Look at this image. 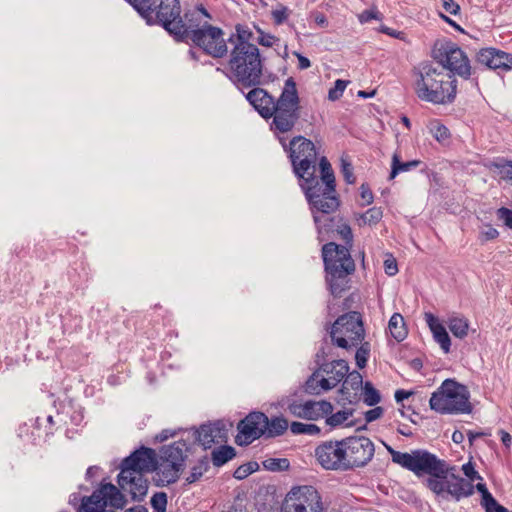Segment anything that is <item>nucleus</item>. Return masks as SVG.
I'll return each instance as SVG.
<instances>
[{
  "label": "nucleus",
  "instance_id": "1",
  "mask_svg": "<svg viewBox=\"0 0 512 512\" xmlns=\"http://www.w3.org/2000/svg\"><path fill=\"white\" fill-rule=\"evenodd\" d=\"M387 450L394 463L417 476L429 475L426 485L432 492L439 495L447 491V480H444L448 478L451 471L456 470L455 467L427 450L416 449L407 453L396 451L390 446H387Z\"/></svg>",
  "mask_w": 512,
  "mask_h": 512
},
{
  "label": "nucleus",
  "instance_id": "2",
  "mask_svg": "<svg viewBox=\"0 0 512 512\" xmlns=\"http://www.w3.org/2000/svg\"><path fill=\"white\" fill-rule=\"evenodd\" d=\"M417 97L433 104L451 103L456 96V80L440 65L423 62L413 69Z\"/></svg>",
  "mask_w": 512,
  "mask_h": 512
},
{
  "label": "nucleus",
  "instance_id": "3",
  "mask_svg": "<svg viewBox=\"0 0 512 512\" xmlns=\"http://www.w3.org/2000/svg\"><path fill=\"white\" fill-rule=\"evenodd\" d=\"M321 182L316 178L314 169L301 178V187L311 205V210L321 211L323 214H330L336 211L340 205L335 188V176L331 164L326 157L320 159Z\"/></svg>",
  "mask_w": 512,
  "mask_h": 512
},
{
  "label": "nucleus",
  "instance_id": "4",
  "mask_svg": "<svg viewBox=\"0 0 512 512\" xmlns=\"http://www.w3.org/2000/svg\"><path fill=\"white\" fill-rule=\"evenodd\" d=\"M230 79L242 88L261 84L262 60L259 49L254 44L235 45L229 60Z\"/></svg>",
  "mask_w": 512,
  "mask_h": 512
},
{
  "label": "nucleus",
  "instance_id": "5",
  "mask_svg": "<svg viewBox=\"0 0 512 512\" xmlns=\"http://www.w3.org/2000/svg\"><path fill=\"white\" fill-rule=\"evenodd\" d=\"M151 453V448L142 447L134 451L121 463L118 485L121 490L129 493L133 500H142L147 494L148 481L143 473L151 470Z\"/></svg>",
  "mask_w": 512,
  "mask_h": 512
},
{
  "label": "nucleus",
  "instance_id": "6",
  "mask_svg": "<svg viewBox=\"0 0 512 512\" xmlns=\"http://www.w3.org/2000/svg\"><path fill=\"white\" fill-rule=\"evenodd\" d=\"M129 3L144 17L151 22L155 12V19L166 31L177 39H182L189 33L188 24L181 18V6L179 0H128Z\"/></svg>",
  "mask_w": 512,
  "mask_h": 512
},
{
  "label": "nucleus",
  "instance_id": "7",
  "mask_svg": "<svg viewBox=\"0 0 512 512\" xmlns=\"http://www.w3.org/2000/svg\"><path fill=\"white\" fill-rule=\"evenodd\" d=\"M322 257L331 293L340 296L346 289L347 277L355 271L349 247L328 242L322 247Z\"/></svg>",
  "mask_w": 512,
  "mask_h": 512
},
{
  "label": "nucleus",
  "instance_id": "8",
  "mask_svg": "<svg viewBox=\"0 0 512 512\" xmlns=\"http://www.w3.org/2000/svg\"><path fill=\"white\" fill-rule=\"evenodd\" d=\"M188 446L185 441L178 440L171 445L164 446L157 457L152 449L151 471L154 472L153 481L156 486L163 487L175 483L184 468Z\"/></svg>",
  "mask_w": 512,
  "mask_h": 512
},
{
  "label": "nucleus",
  "instance_id": "9",
  "mask_svg": "<svg viewBox=\"0 0 512 512\" xmlns=\"http://www.w3.org/2000/svg\"><path fill=\"white\" fill-rule=\"evenodd\" d=\"M270 129L275 135L291 132L300 119V98L292 77L285 81L284 88L270 111Z\"/></svg>",
  "mask_w": 512,
  "mask_h": 512
},
{
  "label": "nucleus",
  "instance_id": "10",
  "mask_svg": "<svg viewBox=\"0 0 512 512\" xmlns=\"http://www.w3.org/2000/svg\"><path fill=\"white\" fill-rule=\"evenodd\" d=\"M470 394L466 386L446 379L430 398L432 410L442 414H465L472 411Z\"/></svg>",
  "mask_w": 512,
  "mask_h": 512
},
{
  "label": "nucleus",
  "instance_id": "11",
  "mask_svg": "<svg viewBox=\"0 0 512 512\" xmlns=\"http://www.w3.org/2000/svg\"><path fill=\"white\" fill-rule=\"evenodd\" d=\"M330 337L333 344L346 350L358 346L365 337L361 314L352 311L339 316L331 327Z\"/></svg>",
  "mask_w": 512,
  "mask_h": 512
},
{
  "label": "nucleus",
  "instance_id": "12",
  "mask_svg": "<svg viewBox=\"0 0 512 512\" xmlns=\"http://www.w3.org/2000/svg\"><path fill=\"white\" fill-rule=\"evenodd\" d=\"M437 65L444 67L453 74L468 79L471 75V66L468 57L461 48L451 41H437L432 50Z\"/></svg>",
  "mask_w": 512,
  "mask_h": 512
},
{
  "label": "nucleus",
  "instance_id": "13",
  "mask_svg": "<svg viewBox=\"0 0 512 512\" xmlns=\"http://www.w3.org/2000/svg\"><path fill=\"white\" fill-rule=\"evenodd\" d=\"M189 33L183 36V39H191V41L202 48L207 54L214 58H221L227 54V45L223 38V31L215 26L205 22L200 24H188Z\"/></svg>",
  "mask_w": 512,
  "mask_h": 512
},
{
  "label": "nucleus",
  "instance_id": "14",
  "mask_svg": "<svg viewBox=\"0 0 512 512\" xmlns=\"http://www.w3.org/2000/svg\"><path fill=\"white\" fill-rule=\"evenodd\" d=\"M289 151L294 173L299 179L304 178L309 170L314 169L316 163L314 143L303 136H296L289 142Z\"/></svg>",
  "mask_w": 512,
  "mask_h": 512
},
{
  "label": "nucleus",
  "instance_id": "15",
  "mask_svg": "<svg viewBox=\"0 0 512 512\" xmlns=\"http://www.w3.org/2000/svg\"><path fill=\"white\" fill-rule=\"evenodd\" d=\"M286 512H322L321 496L313 486L293 487L284 499Z\"/></svg>",
  "mask_w": 512,
  "mask_h": 512
},
{
  "label": "nucleus",
  "instance_id": "16",
  "mask_svg": "<svg viewBox=\"0 0 512 512\" xmlns=\"http://www.w3.org/2000/svg\"><path fill=\"white\" fill-rule=\"evenodd\" d=\"M345 457L349 470L367 465L374 456L373 442L364 436H352L343 439Z\"/></svg>",
  "mask_w": 512,
  "mask_h": 512
},
{
  "label": "nucleus",
  "instance_id": "17",
  "mask_svg": "<svg viewBox=\"0 0 512 512\" xmlns=\"http://www.w3.org/2000/svg\"><path fill=\"white\" fill-rule=\"evenodd\" d=\"M318 463L326 470L347 471L343 439L340 441H325L315 449Z\"/></svg>",
  "mask_w": 512,
  "mask_h": 512
},
{
  "label": "nucleus",
  "instance_id": "18",
  "mask_svg": "<svg viewBox=\"0 0 512 512\" xmlns=\"http://www.w3.org/2000/svg\"><path fill=\"white\" fill-rule=\"evenodd\" d=\"M268 425V417L262 412H252L241 420L237 429L236 443L240 446L249 445L261 436L265 437V428Z\"/></svg>",
  "mask_w": 512,
  "mask_h": 512
},
{
  "label": "nucleus",
  "instance_id": "19",
  "mask_svg": "<svg viewBox=\"0 0 512 512\" xmlns=\"http://www.w3.org/2000/svg\"><path fill=\"white\" fill-rule=\"evenodd\" d=\"M287 411L294 417L309 421L318 420L333 412V405L326 400H309L304 403L288 401Z\"/></svg>",
  "mask_w": 512,
  "mask_h": 512
},
{
  "label": "nucleus",
  "instance_id": "20",
  "mask_svg": "<svg viewBox=\"0 0 512 512\" xmlns=\"http://www.w3.org/2000/svg\"><path fill=\"white\" fill-rule=\"evenodd\" d=\"M196 433L197 440L204 449L211 448L214 444L224 443L228 438L226 425L221 421L201 425Z\"/></svg>",
  "mask_w": 512,
  "mask_h": 512
},
{
  "label": "nucleus",
  "instance_id": "21",
  "mask_svg": "<svg viewBox=\"0 0 512 512\" xmlns=\"http://www.w3.org/2000/svg\"><path fill=\"white\" fill-rule=\"evenodd\" d=\"M246 99L264 119L270 118L276 100L266 90L255 87L246 94Z\"/></svg>",
  "mask_w": 512,
  "mask_h": 512
},
{
  "label": "nucleus",
  "instance_id": "22",
  "mask_svg": "<svg viewBox=\"0 0 512 512\" xmlns=\"http://www.w3.org/2000/svg\"><path fill=\"white\" fill-rule=\"evenodd\" d=\"M94 498H99L101 502H105L106 506L122 509L126 503L121 491L113 484H102L101 487L94 491Z\"/></svg>",
  "mask_w": 512,
  "mask_h": 512
},
{
  "label": "nucleus",
  "instance_id": "23",
  "mask_svg": "<svg viewBox=\"0 0 512 512\" xmlns=\"http://www.w3.org/2000/svg\"><path fill=\"white\" fill-rule=\"evenodd\" d=\"M317 370H321V373L329 377L331 381H334L335 386H337L348 374L349 365L345 360L340 359L321 363Z\"/></svg>",
  "mask_w": 512,
  "mask_h": 512
},
{
  "label": "nucleus",
  "instance_id": "24",
  "mask_svg": "<svg viewBox=\"0 0 512 512\" xmlns=\"http://www.w3.org/2000/svg\"><path fill=\"white\" fill-rule=\"evenodd\" d=\"M321 370H315L305 382V391L310 395H320L322 392L335 388V382L324 377Z\"/></svg>",
  "mask_w": 512,
  "mask_h": 512
},
{
  "label": "nucleus",
  "instance_id": "25",
  "mask_svg": "<svg viewBox=\"0 0 512 512\" xmlns=\"http://www.w3.org/2000/svg\"><path fill=\"white\" fill-rule=\"evenodd\" d=\"M448 476L451 479L447 480V492L455 499L459 500L474 493V485L470 481L456 476L454 471H451Z\"/></svg>",
  "mask_w": 512,
  "mask_h": 512
},
{
  "label": "nucleus",
  "instance_id": "26",
  "mask_svg": "<svg viewBox=\"0 0 512 512\" xmlns=\"http://www.w3.org/2000/svg\"><path fill=\"white\" fill-rule=\"evenodd\" d=\"M425 319L436 342L439 343L445 353H448L450 351L451 340L445 327L440 324L438 319L431 313H426Z\"/></svg>",
  "mask_w": 512,
  "mask_h": 512
},
{
  "label": "nucleus",
  "instance_id": "27",
  "mask_svg": "<svg viewBox=\"0 0 512 512\" xmlns=\"http://www.w3.org/2000/svg\"><path fill=\"white\" fill-rule=\"evenodd\" d=\"M345 380L342 384V387L340 389V393L345 396V399H347L350 403L353 401L351 400V390H359L362 387L363 381L362 376L358 371L348 372V374L345 376Z\"/></svg>",
  "mask_w": 512,
  "mask_h": 512
},
{
  "label": "nucleus",
  "instance_id": "28",
  "mask_svg": "<svg viewBox=\"0 0 512 512\" xmlns=\"http://www.w3.org/2000/svg\"><path fill=\"white\" fill-rule=\"evenodd\" d=\"M388 329L391 336L398 342L405 339L407 336V330L405 327L404 318L399 313H394L388 323Z\"/></svg>",
  "mask_w": 512,
  "mask_h": 512
},
{
  "label": "nucleus",
  "instance_id": "29",
  "mask_svg": "<svg viewBox=\"0 0 512 512\" xmlns=\"http://www.w3.org/2000/svg\"><path fill=\"white\" fill-rule=\"evenodd\" d=\"M313 212V219H314V222H315V225L317 227V231H318V237L320 239V241H323L325 238H324V235L325 234H328L330 232H333L334 230H336V225H335V218L333 217H326V216H318L316 214V210H312Z\"/></svg>",
  "mask_w": 512,
  "mask_h": 512
},
{
  "label": "nucleus",
  "instance_id": "30",
  "mask_svg": "<svg viewBox=\"0 0 512 512\" xmlns=\"http://www.w3.org/2000/svg\"><path fill=\"white\" fill-rule=\"evenodd\" d=\"M288 427V421L283 417H273L271 419L268 418V425L267 428H265V437L273 438L280 436L284 434Z\"/></svg>",
  "mask_w": 512,
  "mask_h": 512
},
{
  "label": "nucleus",
  "instance_id": "31",
  "mask_svg": "<svg viewBox=\"0 0 512 512\" xmlns=\"http://www.w3.org/2000/svg\"><path fill=\"white\" fill-rule=\"evenodd\" d=\"M490 170H496L499 177L506 181H512V160L499 158L488 165Z\"/></svg>",
  "mask_w": 512,
  "mask_h": 512
},
{
  "label": "nucleus",
  "instance_id": "32",
  "mask_svg": "<svg viewBox=\"0 0 512 512\" xmlns=\"http://www.w3.org/2000/svg\"><path fill=\"white\" fill-rule=\"evenodd\" d=\"M421 161L412 160L408 162H401L399 155L395 153L392 157L391 163V172L389 175V179H394L399 173L407 172L413 168H416L420 165Z\"/></svg>",
  "mask_w": 512,
  "mask_h": 512
},
{
  "label": "nucleus",
  "instance_id": "33",
  "mask_svg": "<svg viewBox=\"0 0 512 512\" xmlns=\"http://www.w3.org/2000/svg\"><path fill=\"white\" fill-rule=\"evenodd\" d=\"M448 327L455 337L463 339L468 334L469 322L464 317L452 316L449 318Z\"/></svg>",
  "mask_w": 512,
  "mask_h": 512
},
{
  "label": "nucleus",
  "instance_id": "34",
  "mask_svg": "<svg viewBox=\"0 0 512 512\" xmlns=\"http://www.w3.org/2000/svg\"><path fill=\"white\" fill-rule=\"evenodd\" d=\"M382 216V210L378 207H372L362 214H355L356 221L359 226L376 225L382 219Z\"/></svg>",
  "mask_w": 512,
  "mask_h": 512
},
{
  "label": "nucleus",
  "instance_id": "35",
  "mask_svg": "<svg viewBox=\"0 0 512 512\" xmlns=\"http://www.w3.org/2000/svg\"><path fill=\"white\" fill-rule=\"evenodd\" d=\"M236 451L231 446H221L212 452V463L216 467L224 465L229 460L233 459Z\"/></svg>",
  "mask_w": 512,
  "mask_h": 512
},
{
  "label": "nucleus",
  "instance_id": "36",
  "mask_svg": "<svg viewBox=\"0 0 512 512\" xmlns=\"http://www.w3.org/2000/svg\"><path fill=\"white\" fill-rule=\"evenodd\" d=\"M77 512H105V502L94 498V492L89 497H84Z\"/></svg>",
  "mask_w": 512,
  "mask_h": 512
},
{
  "label": "nucleus",
  "instance_id": "37",
  "mask_svg": "<svg viewBox=\"0 0 512 512\" xmlns=\"http://www.w3.org/2000/svg\"><path fill=\"white\" fill-rule=\"evenodd\" d=\"M495 55V48L482 49L477 54V61L490 69H499V64H497V58Z\"/></svg>",
  "mask_w": 512,
  "mask_h": 512
},
{
  "label": "nucleus",
  "instance_id": "38",
  "mask_svg": "<svg viewBox=\"0 0 512 512\" xmlns=\"http://www.w3.org/2000/svg\"><path fill=\"white\" fill-rule=\"evenodd\" d=\"M381 400V396L377 389L370 382H366L363 387V401L368 406H374Z\"/></svg>",
  "mask_w": 512,
  "mask_h": 512
},
{
  "label": "nucleus",
  "instance_id": "39",
  "mask_svg": "<svg viewBox=\"0 0 512 512\" xmlns=\"http://www.w3.org/2000/svg\"><path fill=\"white\" fill-rule=\"evenodd\" d=\"M353 410H341L336 413H330L326 417V424L332 428L342 425L350 416Z\"/></svg>",
  "mask_w": 512,
  "mask_h": 512
},
{
  "label": "nucleus",
  "instance_id": "40",
  "mask_svg": "<svg viewBox=\"0 0 512 512\" xmlns=\"http://www.w3.org/2000/svg\"><path fill=\"white\" fill-rule=\"evenodd\" d=\"M290 430L293 434H308L315 435L320 433V428L315 424H305L302 422H292L290 425Z\"/></svg>",
  "mask_w": 512,
  "mask_h": 512
},
{
  "label": "nucleus",
  "instance_id": "41",
  "mask_svg": "<svg viewBox=\"0 0 512 512\" xmlns=\"http://www.w3.org/2000/svg\"><path fill=\"white\" fill-rule=\"evenodd\" d=\"M263 466L269 471H284L289 468V461L286 458H269L263 461Z\"/></svg>",
  "mask_w": 512,
  "mask_h": 512
},
{
  "label": "nucleus",
  "instance_id": "42",
  "mask_svg": "<svg viewBox=\"0 0 512 512\" xmlns=\"http://www.w3.org/2000/svg\"><path fill=\"white\" fill-rule=\"evenodd\" d=\"M360 347L357 349L356 351V354H355V360H356V364L357 366L360 368V369H363L366 364H367V360H368V357L370 355V343L369 342H361L360 343Z\"/></svg>",
  "mask_w": 512,
  "mask_h": 512
},
{
  "label": "nucleus",
  "instance_id": "43",
  "mask_svg": "<svg viewBox=\"0 0 512 512\" xmlns=\"http://www.w3.org/2000/svg\"><path fill=\"white\" fill-rule=\"evenodd\" d=\"M236 36H231L228 40L233 45H239L240 43L251 44L249 41L253 37V33L241 26L236 27Z\"/></svg>",
  "mask_w": 512,
  "mask_h": 512
},
{
  "label": "nucleus",
  "instance_id": "44",
  "mask_svg": "<svg viewBox=\"0 0 512 512\" xmlns=\"http://www.w3.org/2000/svg\"><path fill=\"white\" fill-rule=\"evenodd\" d=\"M258 468H259V465L257 462H248L246 464L239 466L234 471L233 476L238 480H242V479H245L246 477H248L250 474H252Z\"/></svg>",
  "mask_w": 512,
  "mask_h": 512
},
{
  "label": "nucleus",
  "instance_id": "45",
  "mask_svg": "<svg viewBox=\"0 0 512 512\" xmlns=\"http://www.w3.org/2000/svg\"><path fill=\"white\" fill-rule=\"evenodd\" d=\"M151 505L155 512H165L167 506V495L165 492H157L151 498Z\"/></svg>",
  "mask_w": 512,
  "mask_h": 512
},
{
  "label": "nucleus",
  "instance_id": "46",
  "mask_svg": "<svg viewBox=\"0 0 512 512\" xmlns=\"http://www.w3.org/2000/svg\"><path fill=\"white\" fill-rule=\"evenodd\" d=\"M341 172L343 174V177L345 181L348 184H354L355 183V176L353 174V167L349 160L345 158H341Z\"/></svg>",
  "mask_w": 512,
  "mask_h": 512
},
{
  "label": "nucleus",
  "instance_id": "47",
  "mask_svg": "<svg viewBox=\"0 0 512 512\" xmlns=\"http://www.w3.org/2000/svg\"><path fill=\"white\" fill-rule=\"evenodd\" d=\"M289 12L290 11L286 6L279 4L277 8L272 11L274 23L277 25L284 23L289 16Z\"/></svg>",
  "mask_w": 512,
  "mask_h": 512
},
{
  "label": "nucleus",
  "instance_id": "48",
  "mask_svg": "<svg viewBox=\"0 0 512 512\" xmlns=\"http://www.w3.org/2000/svg\"><path fill=\"white\" fill-rule=\"evenodd\" d=\"M497 64L499 69H512V55L496 49Z\"/></svg>",
  "mask_w": 512,
  "mask_h": 512
},
{
  "label": "nucleus",
  "instance_id": "49",
  "mask_svg": "<svg viewBox=\"0 0 512 512\" xmlns=\"http://www.w3.org/2000/svg\"><path fill=\"white\" fill-rule=\"evenodd\" d=\"M346 86V81L340 79L336 80L334 87L329 90L328 98L332 101L339 99L342 96Z\"/></svg>",
  "mask_w": 512,
  "mask_h": 512
},
{
  "label": "nucleus",
  "instance_id": "50",
  "mask_svg": "<svg viewBox=\"0 0 512 512\" xmlns=\"http://www.w3.org/2000/svg\"><path fill=\"white\" fill-rule=\"evenodd\" d=\"M430 130L434 138L440 142L448 139L450 136L449 130L440 123H435Z\"/></svg>",
  "mask_w": 512,
  "mask_h": 512
},
{
  "label": "nucleus",
  "instance_id": "51",
  "mask_svg": "<svg viewBox=\"0 0 512 512\" xmlns=\"http://www.w3.org/2000/svg\"><path fill=\"white\" fill-rule=\"evenodd\" d=\"M341 238L345 241L346 245L351 247L353 242V234L349 225L341 224L337 225L335 230Z\"/></svg>",
  "mask_w": 512,
  "mask_h": 512
},
{
  "label": "nucleus",
  "instance_id": "52",
  "mask_svg": "<svg viewBox=\"0 0 512 512\" xmlns=\"http://www.w3.org/2000/svg\"><path fill=\"white\" fill-rule=\"evenodd\" d=\"M207 469V464L206 463H201L199 465H196L192 468V471L190 473V475L187 477L186 481L188 483H193L195 481H197L204 473V471H206Z\"/></svg>",
  "mask_w": 512,
  "mask_h": 512
},
{
  "label": "nucleus",
  "instance_id": "53",
  "mask_svg": "<svg viewBox=\"0 0 512 512\" xmlns=\"http://www.w3.org/2000/svg\"><path fill=\"white\" fill-rule=\"evenodd\" d=\"M198 16H204L206 18H210V14L208 13V11L203 6H199V7H197V9L194 12H192L190 14H188V13L185 14V19L188 22L187 24H191V23L195 24L194 19L197 20Z\"/></svg>",
  "mask_w": 512,
  "mask_h": 512
},
{
  "label": "nucleus",
  "instance_id": "54",
  "mask_svg": "<svg viewBox=\"0 0 512 512\" xmlns=\"http://www.w3.org/2000/svg\"><path fill=\"white\" fill-rule=\"evenodd\" d=\"M497 216L507 227L512 228V210L501 207L497 210Z\"/></svg>",
  "mask_w": 512,
  "mask_h": 512
},
{
  "label": "nucleus",
  "instance_id": "55",
  "mask_svg": "<svg viewBox=\"0 0 512 512\" xmlns=\"http://www.w3.org/2000/svg\"><path fill=\"white\" fill-rule=\"evenodd\" d=\"M384 270L389 276H394L398 272L396 259L391 255L384 261Z\"/></svg>",
  "mask_w": 512,
  "mask_h": 512
},
{
  "label": "nucleus",
  "instance_id": "56",
  "mask_svg": "<svg viewBox=\"0 0 512 512\" xmlns=\"http://www.w3.org/2000/svg\"><path fill=\"white\" fill-rule=\"evenodd\" d=\"M463 473L469 479L468 481L472 482L475 479H482L481 476L475 471L474 466L471 462H468L462 466Z\"/></svg>",
  "mask_w": 512,
  "mask_h": 512
},
{
  "label": "nucleus",
  "instance_id": "57",
  "mask_svg": "<svg viewBox=\"0 0 512 512\" xmlns=\"http://www.w3.org/2000/svg\"><path fill=\"white\" fill-rule=\"evenodd\" d=\"M485 508V511L486 512H510L507 508H505L504 506L500 505L496 500L495 498L494 499H490L488 497V503L483 506Z\"/></svg>",
  "mask_w": 512,
  "mask_h": 512
},
{
  "label": "nucleus",
  "instance_id": "58",
  "mask_svg": "<svg viewBox=\"0 0 512 512\" xmlns=\"http://www.w3.org/2000/svg\"><path fill=\"white\" fill-rule=\"evenodd\" d=\"M383 408L380 407V406H377L371 410H368L366 413H365V420L367 423H370V422H373L377 419H379L382 415H383Z\"/></svg>",
  "mask_w": 512,
  "mask_h": 512
},
{
  "label": "nucleus",
  "instance_id": "59",
  "mask_svg": "<svg viewBox=\"0 0 512 512\" xmlns=\"http://www.w3.org/2000/svg\"><path fill=\"white\" fill-rule=\"evenodd\" d=\"M360 195L364 204L369 205L373 202V193L367 184H362L360 187Z\"/></svg>",
  "mask_w": 512,
  "mask_h": 512
},
{
  "label": "nucleus",
  "instance_id": "60",
  "mask_svg": "<svg viewBox=\"0 0 512 512\" xmlns=\"http://www.w3.org/2000/svg\"><path fill=\"white\" fill-rule=\"evenodd\" d=\"M481 494H482V500L481 504L482 506H485L488 503V497L490 499H494L492 494L488 491L487 487L483 483H478L476 486H474Z\"/></svg>",
  "mask_w": 512,
  "mask_h": 512
},
{
  "label": "nucleus",
  "instance_id": "61",
  "mask_svg": "<svg viewBox=\"0 0 512 512\" xmlns=\"http://www.w3.org/2000/svg\"><path fill=\"white\" fill-rule=\"evenodd\" d=\"M498 235L499 232L495 228L488 226L486 230L480 233V239L481 241H489L497 238Z\"/></svg>",
  "mask_w": 512,
  "mask_h": 512
},
{
  "label": "nucleus",
  "instance_id": "62",
  "mask_svg": "<svg viewBox=\"0 0 512 512\" xmlns=\"http://www.w3.org/2000/svg\"><path fill=\"white\" fill-rule=\"evenodd\" d=\"M443 8L446 12L457 15L460 11V6L454 0H442Z\"/></svg>",
  "mask_w": 512,
  "mask_h": 512
},
{
  "label": "nucleus",
  "instance_id": "63",
  "mask_svg": "<svg viewBox=\"0 0 512 512\" xmlns=\"http://www.w3.org/2000/svg\"><path fill=\"white\" fill-rule=\"evenodd\" d=\"M371 19H379V13L375 10H365L359 15L361 23L368 22Z\"/></svg>",
  "mask_w": 512,
  "mask_h": 512
},
{
  "label": "nucleus",
  "instance_id": "64",
  "mask_svg": "<svg viewBox=\"0 0 512 512\" xmlns=\"http://www.w3.org/2000/svg\"><path fill=\"white\" fill-rule=\"evenodd\" d=\"M312 18L314 19L315 23L320 27H326L328 25V20L326 16L322 13H313Z\"/></svg>",
  "mask_w": 512,
  "mask_h": 512
}]
</instances>
